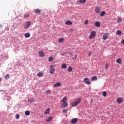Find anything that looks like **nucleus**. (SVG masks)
<instances>
[{"label": "nucleus", "mask_w": 124, "mask_h": 124, "mask_svg": "<svg viewBox=\"0 0 124 124\" xmlns=\"http://www.w3.org/2000/svg\"><path fill=\"white\" fill-rule=\"evenodd\" d=\"M67 98L64 97L61 100V102H62V107L63 108H65L66 107H68V104L67 103Z\"/></svg>", "instance_id": "1"}, {"label": "nucleus", "mask_w": 124, "mask_h": 124, "mask_svg": "<svg viewBox=\"0 0 124 124\" xmlns=\"http://www.w3.org/2000/svg\"><path fill=\"white\" fill-rule=\"evenodd\" d=\"M81 102V99L79 98L78 100L74 102L72 104L71 106L72 107H76V106H77L78 104H80Z\"/></svg>", "instance_id": "2"}, {"label": "nucleus", "mask_w": 124, "mask_h": 124, "mask_svg": "<svg viewBox=\"0 0 124 124\" xmlns=\"http://www.w3.org/2000/svg\"><path fill=\"white\" fill-rule=\"evenodd\" d=\"M96 35V32L95 31H91L90 36H89V39H93V38H94V37Z\"/></svg>", "instance_id": "3"}, {"label": "nucleus", "mask_w": 124, "mask_h": 124, "mask_svg": "<svg viewBox=\"0 0 124 124\" xmlns=\"http://www.w3.org/2000/svg\"><path fill=\"white\" fill-rule=\"evenodd\" d=\"M84 82L85 84H87V85H91V81H90V79H89L88 78H84Z\"/></svg>", "instance_id": "4"}, {"label": "nucleus", "mask_w": 124, "mask_h": 124, "mask_svg": "<svg viewBox=\"0 0 124 124\" xmlns=\"http://www.w3.org/2000/svg\"><path fill=\"white\" fill-rule=\"evenodd\" d=\"M108 36H109V33H105L103 34V39L104 40H106L108 38Z\"/></svg>", "instance_id": "5"}, {"label": "nucleus", "mask_w": 124, "mask_h": 124, "mask_svg": "<svg viewBox=\"0 0 124 124\" xmlns=\"http://www.w3.org/2000/svg\"><path fill=\"white\" fill-rule=\"evenodd\" d=\"M50 74H54V73H55V69L54 68L53 65H50Z\"/></svg>", "instance_id": "6"}, {"label": "nucleus", "mask_w": 124, "mask_h": 124, "mask_svg": "<svg viewBox=\"0 0 124 124\" xmlns=\"http://www.w3.org/2000/svg\"><path fill=\"white\" fill-rule=\"evenodd\" d=\"M30 26H31V21L27 22L24 27V29H25V30L29 29Z\"/></svg>", "instance_id": "7"}, {"label": "nucleus", "mask_w": 124, "mask_h": 124, "mask_svg": "<svg viewBox=\"0 0 124 124\" xmlns=\"http://www.w3.org/2000/svg\"><path fill=\"white\" fill-rule=\"evenodd\" d=\"M123 98L119 97L117 99L116 102L118 103V104H121V103L123 102Z\"/></svg>", "instance_id": "8"}, {"label": "nucleus", "mask_w": 124, "mask_h": 124, "mask_svg": "<svg viewBox=\"0 0 124 124\" xmlns=\"http://www.w3.org/2000/svg\"><path fill=\"white\" fill-rule=\"evenodd\" d=\"M62 86V83L58 82L53 84V87L57 88V87H61Z\"/></svg>", "instance_id": "9"}, {"label": "nucleus", "mask_w": 124, "mask_h": 124, "mask_svg": "<svg viewBox=\"0 0 124 124\" xmlns=\"http://www.w3.org/2000/svg\"><path fill=\"white\" fill-rule=\"evenodd\" d=\"M101 10V9L99 7H96L95 9V12H96V13L99 14L100 13Z\"/></svg>", "instance_id": "10"}, {"label": "nucleus", "mask_w": 124, "mask_h": 124, "mask_svg": "<svg viewBox=\"0 0 124 124\" xmlns=\"http://www.w3.org/2000/svg\"><path fill=\"white\" fill-rule=\"evenodd\" d=\"M77 122H78V119L77 118H74L71 121V123L72 124H76Z\"/></svg>", "instance_id": "11"}, {"label": "nucleus", "mask_w": 124, "mask_h": 124, "mask_svg": "<svg viewBox=\"0 0 124 124\" xmlns=\"http://www.w3.org/2000/svg\"><path fill=\"white\" fill-rule=\"evenodd\" d=\"M65 25H69L70 26H71V25H73V23L71 22L70 20H67L65 22Z\"/></svg>", "instance_id": "12"}, {"label": "nucleus", "mask_w": 124, "mask_h": 124, "mask_svg": "<svg viewBox=\"0 0 124 124\" xmlns=\"http://www.w3.org/2000/svg\"><path fill=\"white\" fill-rule=\"evenodd\" d=\"M39 56L40 57H45V54L44 53V52L43 51H39Z\"/></svg>", "instance_id": "13"}, {"label": "nucleus", "mask_w": 124, "mask_h": 124, "mask_svg": "<svg viewBox=\"0 0 124 124\" xmlns=\"http://www.w3.org/2000/svg\"><path fill=\"white\" fill-rule=\"evenodd\" d=\"M67 66H66V64L65 63H63L61 65V68L62 69H66Z\"/></svg>", "instance_id": "14"}, {"label": "nucleus", "mask_w": 124, "mask_h": 124, "mask_svg": "<svg viewBox=\"0 0 124 124\" xmlns=\"http://www.w3.org/2000/svg\"><path fill=\"white\" fill-rule=\"evenodd\" d=\"M24 36L26 37V38H29V37L31 36V33L29 32H27L25 34Z\"/></svg>", "instance_id": "15"}, {"label": "nucleus", "mask_w": 124, "mask_h": 124, "mask_svg": "<svg viewBox=\"0 0 124 124\" xmlns=\"http://www.w3.org/2000/svg\"><path fill=\"white\" fill-rule=\"evenodd\" d=\"M64 41V38H61L58 39V42L59 43H62Z\"/></svg>", "instance_id": "16"}, {"label": "nucleus", "mask_w": 124, "mask_h": 124, "mask_svg": "<svg viewBox=\"0 0 124 124\" xmlns=\"http://www.w3.org/2000/svg\"><path fill=\"white\" fill-rule=\"evenodd\" d=\"M52 119H53V117H52L51 116H49L46 118V122H51Z\"/></svg>", "instance_id": "17"}, {"label": "nucleus", "mask_w": 124, "mask_h": 124, "mask_svg": "<svg viewBox=\"0 0 124 124\" xmlns=\"http://www.w3.org/2000/svg\"><path fill=\"white\" fill-rule=\"evenodd\" d=\"M35 12L36 14H40L41 11L39 9H37L35 10Z\"/></svg>", "instance_id": "18"}, {"label": "nucleus", "mask_w": 124, "mask_h": 124, "mask_svg": "<svg viewBox=\"0 0 124 124\" xmlns=\"http://www.w3.org/2000/svg\"><path fill=\"white\" fill-rule=\"evenodd\" d=\"M95 26L97 28H99V27H100V23H99V22L96 21V22H95Z\"/></svg>", "instance_id": "19"}, {"label": "nucleus", "mask_w": 124, "mask_h": 124, "mask_svg": "<svg viewBox=\"0 0 124 124\" xmlns=\"http://www.w3.org/2000/svg\"><path fill=\"white\" fill-rule=\"evenodd\" d=\"M116 62L117 63H119L120 64H122V59L121 58H119L116 60Z\"/></svg>", "instance_id": "20"}, {"label": "nucleus", "mask_w": 124, "mask_h": 124, "mask_svg": "<svg viewBox=\"0 0 124 124\" xmlns=\"http://www.w3.org/2000/svg\"><path fill=\"white\" fill-rule=\"evenodd\" d=\"M122 34V31L118 30L116 31V35H121Z\"/></svg>", "instance_id": "21"}, {"label": "nucleus", "mask_w": 124, "mask_h": 124, "mask_svg": "<svg viewBox=\"0 0 124 124\" xmlns=\"http://www.w3.org/2000/svg\"><path fill=\"white\" fill-rule=\"evenodd\" d=\"M49 113H50V109L48 108L45 112V115H48Z\"/></svg>", "instance_id": "22"}, {"label": "nucleus", "mask_w": 124, "mask_h": 124, "mask_svg": "<svg viewBox=\"0 0 124 124\" xmlns=\"http://www.w3.org/2000/svg\"><path fill=\"white\" fill-rule=\"evenodd\" d=\"M122 22V17L119 16L117 17V23H121Z\"/></svg>", "instance_id": "23"}, {"label": "nucleus", "mask_w": 124, "mask_h": 124, "mask_svg": "<svg viewBox=\"0 0 124 124\" xmlns=\"http://www.w3.org/2000/svg\"><path fill=\"white\" fill-rule=\"evenodd\" d=\"M37 76L38 77H42V76H43V73H41V72L38 73Z\"/></svg>", "instance_id": "24"}, {"label": "nucleus", "mask_w": 124, "mask_h": 124, "mask_svg": "<svg viewBox=\"0 0 124 124\" xmlns=\"http://www.w3.org/2000/svg\"><path fill=\"white\" fill-rule=\"evenodd\" d=\"M97 80V77L96 76H93L92 78V81H96Z\"/></svg>", "instance_id": "25"}, {"label": "nucleus", "mask_w": 124, "mask_h": 124, "mask_svg": "<svg viewBox=\"0 0 124 124\" xmlns=\"http://www.w3.org/2000/svg\"><path fill=\"white\" fill-rule=\"evenodd\" d=\"M104 15H105V11H103L100 13V16H101V17H103Z\"/></svg>", "instance_id": "26"}, {"label": "nucleus", "mask_w": 124, "mask_h": 124, "mask_svg": "<svg viewBox=\"0 0 124 124\" xmlns=\"http://www.w3.org/2000/svg\"><path fill=\"white\" fill-rule=\"evenodd\" d=\"M30 111L29 110H26L25 112V114L26 115V116H30Z\"/></svg>", "instance_id": "27"}, {"label": "nucleus", "mask_w": 124, "mask_h": 124, "mask_svg": "<svg viewBox=\"0 0 124 124\" xmlns=\"http://www.w3.org/2000/svg\"><path fill=\"white\" fill-rule=\"evenodd\" d=\"M72 69H73L72 67L69 66L68 67L67 70L68 72H71L72 71Z\"/></svg>", "instance_id": "28"}, {"label": "nucleus", "mask_w": 124, "mask_h": 124, "mask_svg": "<svg viewBox=\"0 0 124 124\" xmlns=\"http://www.w3.org/2000/svg\"><path fill=\"white\" fill-rule=\"evenodd\" d=\"M9 78H10V76H9V74L6 75L5 77V79H6V80H8V79H9Z\"/></svg>", "instance_id": "29"}, {"label": "nucleus", "mask_w": 124, "mask_h": 124, "mask_svg": "<svg viewBox=\"0 0 124 124\" xmlns=\"http://www.w3.org/2000/svg\"><path fill=\"white\" fill-rule=\"evenodd\" d=\"M79 3H85L86 0H79Z\"/></svg>", "instance_id": "30"}, {"label": "nucleus", "mask_w": 124, "mask_h": 124, "mask_svg": "<svg viewBox=\"0 0 124 124\" xmlns=\"http://www.w3.org/2000/svg\"><path fill=\"white\" fill-rule=\"evenodd\" d=\"M48 62H53V57L51 56L48 57Z\"/></svg>", "instance_id": "31"}, {"label": "nucleus", "mask_w": 124, "mask_h": 124, "mask_svg": "<svg viewBox=\"0 0 124 124\" xmlns=\"http://www.w3.org/2000/svg\"><path fill=\"white\" fill-rule=\"evenodd\" d=\"M102 94L104 97H106V95H107V93H106V92H103L102 93Z\"/></svg>", "instance_id": "32"}, {"label": "nucleus", "mask_w": 124, "mask_h": 124, "mask_svg": "<svg viewBox=\"0 0 124 124\" xmlns=\"http://www.w3.org/2000/svg\"><path fill=\"white\" fill-rule=\"evenodd\" d=\"M24 18H29L30 17V15L26 14L24 15Z\"/></svg>", "instance_id": "33"}, {"label": "nucleus", "mask_w": 124, "mask_h": 124, "mask_svg": "<svg viewBox=\"0 0 124 124\" xmlns=\"http://www.w3.org/2000/svg\"><path fill=\"white\" fill-rule=\"evenodd\" d=\"M89 23V20L88 19H86L84 21V24L85 25H88V23Z\"/></svg>", "instance_id": "34"}, {"label": "nucleus", "mask_w": 124, "mask_h": 124, "mask_svg": "<svg viewBox=\"0 0 124 124\" xmlns=\"http://www.w3.org/2000/svg\"><path fill=\"white\" fill-rule=\"evenodd\" d=\"M19 118H20V115H19V114H16V118L18 120V119H19Z\"/></svg>", "instance_id": "35"}, {"label": "nucleus", "mask_w": 124, "mask_h": 124, "mask_svg": "<svg viewBox=\"0 0 124 124\" xmlns=\"http://www.w3.org/2000/svg\"><path fill=\"white\" fill-rule=\"evenodd\" d=\"M67 111L68 110H66V109H63L62 110V112H63V114H65L66 113H67Z\"/></svg>", "instance_id": "36"}, {"label": "nucleus", "mask_w": 124, "mask_h": 124, "mask_svg": "<svg viewBox=\"0 0 124 124\" xmlns=\"http://www.w3.org/2000/svg\"><path fill=\"white\" fill-rule=\"evenodd\" d=\"M51 93L50 90H47L46 91V93H47V94H49V93Z\"/></svg>", "instance_id": "37"}, {"label": "nucleus", "mask_w": 124, "mask_h": 124, "mask_svg": "<svg viewBox=\"0 0 124 124\" xmlns=\"http://www.w3.org/2000/svg\"><path fill=\"white\" fill-rule=\"evenodd\" d=\"M105 69H107L108 68V64H106V66H105Z\"/></svg>", "instance_id": "38"}, {"label": "nucleus", "mask_w": 124, "mask_h": 124, "mask_svg": "<svg viewBox=\"0 0 124 124\" xmlns=\"http://www.w3.org/2000/svg\"><path fill=\"white\" fill-rule=\"evenodd\" d=\"M121 43H122V44H124V39H123L121 40Z\"/></svg>", "instance_id": "39"}, {"label": "nucleus", "mask_w": 124, "mask_h": 124, "mask_svg": "<svg viewBox=\"0 0 124 124\" xmlns=\"http://www.w3.org/2000/svg\"><path fill=\"white\" fill-rule=\"evenodd\" d=\"M88 56H92V52H90L88 54Z\"/></svg>", "instance_id": "40"}, {"label": "nucleus", "mask_w": 124, "mask_h": 124, "mask_svg": "<svg viewBox=\"0 0 124 124\" xmlns=\"http://www.w3.org/2000/svg\"><path fill=\"white\" fill-rule=\"evenodd\" d=\"M1 78H0V82L1 81Z\"/></svg>", "instance_id": "41"}, {"label": "nucleus", "mask_w": 124, "mask_h": 124, "mask_svg": "<svg viewBox=\"0 0 124 124\" xmlns=\"http://www.w3.org/2000/svg\"><path fill=\"white\" fill-rule=\"evenodd\" d=\"M1 25L0 24V28H1Z\"/></svg>", "instance_id": "42"}]
</instances>
